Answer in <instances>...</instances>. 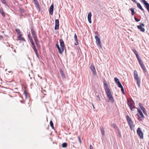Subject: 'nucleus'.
<instances>
[{
	"label": "nucleus",
	"mask_w": 149,
	"mask_h": 149,
	"mask_svg": "<svg viewBox=\"0 0 149 149\" xmlns=\"http://www.w3.org/2000/svg\"><path fill=\"white\" fill-rule=\"evenodd\" d=\"M134 78L139 87H140V79L139 78L137 72L136 70L134 71Z\"/></svg>",
	"instance_id": "nucleus-1"
},
{
	"label": "nucleus",
	"mask_w": 149,
	"mask_h": 149,
	"mask_svg": "<svg viewBox=\"0 0 149 149\" xmlns=\"http://www.w3.org/2000/svg\"><path fill=\"white\" fill-rule=\"evenodd\" d=\"M106 93L107 95L108 98H109L108 100H107L108 102H114V99L111 93V91H106Z\"/></svg>",
	"instance_id": "nucleus-2"
},
{
	"label": "nucleus",
	"mask_w": 149,
	"mask_h": 149,
	"mask_svg": "<svg viewBox=\"0 0 149 149\" xmlns=\"http://www.w3.org/2000/svg\"><path fill=\"white\" fill-rule=\"evenodd\" d=\"M127 104L131 111H134L135 110V108L134 107V103L132 100H127Z\"/></svg>",
	"instance_id": "nucleus-3"
},
{
	"label": "nucleus",
	"mask_w": 149,
	"mask_h": 149,
	"mask_svg": "<svg viewBox=\"0 0 149 149\" xmlns=\"http://www.w3.org/2000/svg\"><path fill=\"white\" fill-rule=\"evenodd\" d=\"M126 117L130 128L132 129L133 127V125L131 119L128 116H126Z\"/></svg>",
	"instance_id": "nucleus-4"
},
{
	"label": "nucleus",
	"mask_w": 149,
	"mask_h": 149,
	"mask_svg": "<svg viewBox=\"0 0 149 149\" xmlns=\"http://www.w3.org/2000/svg\"><path fill=\"white\" fill-rule=\"evenodd\" d=\"M95 38L96 39V42L97 44V46L100 48H102L100 39L96 36H95Z\"/></svg>",
	"instance_id": "nucleus-5"
},
{
	"label": "nucleus",
	"mask_w": 149,
	"mask_h": 149,
	"mask_svg": "<svg viewBox=\"0 0 149 149\" xmlns=\"http://www.w3.org/2000/svg\"><path fill=\"white\" fill-rule=\"evenodd\" d=\"M137 132L140 138L143 139V134L140 128H138L137 130Z\"/></svg>",
	"instance_id": "nucleus-6"
},
{
	"label": "nucleus",
	"mask_w": 149,
	"mask_h": 149,
	"mask_svg": "<svg viewBox=\"0 0 149 149\" xmlns=\"http://www.w3.org/2000/svg\"><path fill=\"white\" fill-rule=\"evenodd\" d=\"M140 25L137 26L138 28L141 31L144 32L145 31L144 28H143L142 27H144L145 25L143 23H140Z\"/></svg>",
	"instance_id": "nucleus-7"
},
{
	"label": "nucleus",
	"mask_w": 149,
	"mask_h": 149,
	"mask_svg": "<svg viewBox=\"0 0 149 149\" xmlns=\"http://www.w3.org/2000/svg\"><path fill=\"white\" fill-rule=\"evenodd\" d=\"M59 42L62 50V52H63L65 48L64 41L62 39H60L59 40Z\"/></svg>",
	"instance_id": "nucleus-8"
},
{
	"label": "nucleus",
	"mask_w": 149,
	"mask_h": 149,
	"mask_svg": "<svg viewBox=\"0 0 149 149\" xmlns=\"http://www.w3.org/2000/svg\"><path fill=\"white\" fill-rule=\"evenodd\" d=\"M137 109L138 112L141 116L140 117H139V120H142L144 119L145 117L141 110L139 109Z\"/></svg>",
	"instance_id": "nucleus-9"
},
{
	"label": "nucleus",
	"mask_w": 149,
	"mask_h": 149,
	"mask_svg": "<svg viewBox=\"0 0 149 149\" xmlns=\"http://www.w3.org/2000/svg\"><path fill=\"white\" fill-rule=\"evenodd\" d=\"M59 21L58 19H56L55 20V26L54 29L55 30H58L59 29Z\"/></svg>",
	"instance_id": "nucleus-10"
},
{
	"label": "nucleus",
	"mask_w": 149,
	"mask_h": 149,
	"mask_svg": "<svg viewBox=\"0 0 149 149\" xmlns=\"http://www.w3.org/2000/svg\"><path fill=\"white\" fill-rule=\"evenodd\" d=\"M90 68L92 71V72L94 75H95L96 74V71L94 67V65L93 64H92L90 66Z\"/></svg>",
	"instance_id": "nucleus-11"
},
{
	"label": "nucleus",
	"mask_w": 149,
	"mask_h": 149,
	"mask_svg": "<svg viewBox=\"0 0 149 149\" xmlns=\"http://www.w3.org/2000/svg\"><path fill=\"white\" fill-rule=\"evenodd\" d=\"M54 6L52 4L49 8V13L51 15H52L53 14V9Z\"/></svg>",
	"instance_id": "nucleus-12"
},
{
	"label": "nucleus",
	"mask_w": 149,
	"mask_h": 149,
	"mask_svg": "<svg viewBox=\"0 0 149 149\" xmlns=\"http://www.w3.org/2000/svg\"><path fill=\"white\" fill-rule=\"evenodd\" d=\"M114 79L115 83L118 86L121 84L120 82L119 79L118 78L116 77H115Z\"/></svg>",
	"instance_id": "nucleus-13"
},
{
	"label": "nucleus",
	"mask_w": 149,
	"mask_h": 149,
	"mask_svg": "<svg viewBox=\"0 0 149 149\" xmlns=\"http://www.w3.org/2000/svg\"><path fill=\"white\" fill-rule=\"evenodd\" d=\"M136 3L137 7L139 8L140 10H141L142 11L144 12V10L143 8L141 6V5L140 4V3H139L137 2H136Z\"/></svg>",
	"instance_id": "nucleus-14"
},
{
	"label": "nucleus",
	"mask_w": 149,
	"mask_h": 149,
	"mask_svg": "<svg viewBox=\"0 0 149 149\" xmlns=\"http://www.w3.org/2000/svg\"><path fill=\"white\" fill-rule=\"evenodd\" d=\"M104 86L106 91H107L110 90V89L109 88L108 85L107 83L104 82Z\"/></svg>",
	"instance_id": "nucleus-15"
},
{
	"label": "nucleus",
	"mask_w": 149,
	"mask_h": 149,
	"mask_svg": "<svg viewBox=\"0 0 149 149\" xmlns=\"http://www.w3.org/2000/svg\"><path fill=\"white\" fill-rule=\"evenodd\" d=\"M28 36L31 44H33L34 43L33 41V39L31 37L30 34V33H29L28 34Z\"/></svg>",
	"instance_id": "nucleus-16"
},
{
	"label": "nucleus",
	"mask_w": 149,
	"mask_h": 149,
	"mask_svg": "<svg viewBox=\"0 0 149 149\" xmlns=\"http://www.w3.org/2000/svg\"><path fill=\"white\" fill-rule=\"evenodd\" d=\"M0 12L2 15V16L4 17L5 16L4 12L3 10V9L2 7L0 6Z\"/></svg>",
	"instance_id": "nucleus-17"
},
{
	"label": "nucleus",
	"mask_w": 149,
	"mask_h": 149,
	"mask_svg": "<svg viewBox=\"0 0 149 149\" xmlns=\"http://www.w3.org/2000/svg\"><path fill=\"white\" fill-rule=\"evenodd\" d=\"M56 46L57 47V49H58V52H59V53H60V54H61L62 53V51H61V48H60L58 45V44H56Z\"/></svg>",
	"instance_id": "nucleus-18"
},
{
	"label": "nucleus",
	"mask_w": 149,
	"mask_h": 149,
	"mask_svg": "<svg viewBox=\"0 0 149 149\" xmlns=\"http://www.w3.org/2000/svg\"><path fill=\"white\" fill-rule=\"evenodd\" d=\"M120 88H121V90L122 92V93L123 94H125L124 91V89L123 88V86H122V84H121L119 86H118Z\"/></svg>",
	"instance_id": "nucleus-19"
},
{
	"label": "nucleus",
	"mask_w": 149,
	"mask_h": 149,
	"mask_svg": "<svg viewBox=\"0 0 149 149\" xmlns=\"http://www.w3.org/2000/svg\"><path fill=\"white\" fill-rule=\"evenodd\" d=\"M35 42L36 43V45H37V47L39 48H40V43H39V42L38 41V40H37L36 41H35Z\"/></svg>",
	"instance_id": "nucleus-20"
},
{
	"label": "nucleus",
	"mask_w": 149,
	"mask_h": 149,
	"mask_svg": "<svg viewBox=\"0 0 149 149\" xmlns=\"http://www.w3.org/2000/svg\"><path fill=\"white\" fill-rule=\"evenodd\" d=\"M18 39L20 40H24V39L22 37V35H19V36H18Z\"/></svg>",
	"instance_id": "nucleus-21"
},
{
	"label": "nucleus",
	"mask_w": 149,
	"mask_h": 149,
	"mask_svg": "<svg viewBox=\"0 0 149 149\" xmlns=\"http://www.w3.org/2000/svg\"><path fill=\"white\" fill-rule=\"evenodd\" d=\"M144 6L148 11H149V4L148 3L145 5Z\"/></svg>",
	"instance_id": "nucleus-22"
},
{
	"label": "nucleus",
	"mask_w": 149,
	"mask_h": 149,
	"mask_svg": "<svg viewBox=\"0 0 149 149\" xmlns=\"http://www.w3.org/2000/svg\"><path fill=\"white\" fill-rule=\"evenodd\" d=\"M37 9L39 11L42 10V9L39 4L36 6Z\"/></svg>",
	"instance_id": "nucleus-23"
},
{
	"label": "nucleus",
	"mask_w": 149,
	"mask_h": 149,
	"mask_svg": "<svg viewBox=\"0 0 149 149\" xmlns=\"http://www.w3.org/2000/svg\"><path fill=\"white\" fill-rule=\"evenodd\" d=\"M60 74L63 78H65V76L64 75V74L63 72V71L62 70H60Z\"/></svg>",
	"instance_id": "nucleus-24"
},
{
	"label": "nucleus",
	"mask_w": 149,
	"mask_h": 149,
	"mask_svg": "<svg viewBox=\"0 0 149 149\" xmlns=\"http://www.w3.org/2000/svg\"><path fill=\"white\" fill-rule=\"evenodd\" d=\"M32 36L34 40L35 41H36L37 40H38L36 34H35L34 35H32Z\"/></svg>",
	"instance_id": "nucleus-25"
},
{
	"label": "nucleus",
	"mask_w": 149,
	"mask_h": 149,
	"mask_svg": "<svg viewBox=\"0 0 149 149\" xmlns=\"http://www.w3.org/2000/svg\"><path fill=\"white\" fill-rule=\"evenodd\" d=\"M31 30L32 36L36 34L35 33V31L33 27L31 28Z\"/></svg>",
	"instance_id": "nucleus-26"
},
{
	"label": "nucleus",
	"mask_w": 149,
	"mask_h": 149,
	"mask_svg": "<svg viewBox=\"0 0 149 149\" xmlns=\"http://www.w3.org/2000/svg\"><path fill=\"white\" fill-rule=\"evenodd\" d=\"M112 126L115 129H118V127L115 124H113L112 125Z\"/></svg>",
	"instance_id": "nucleus-27"
},
{
	"label": "nucleus",
	"mask_w": 149,
	"mask_h": 149,
	"mask_svg": "<svg viewBox=\"0 0 149 149\" xmlns=\"http://www.w3.org/2000/svg\"><path fill=\"white\" fill-rule=\"evenodd\" d=\"M34 52H35V53L37 57L38 58H39V56L38 54V52L37 50H35L34 51Z\"/></svg>",
	"instance_id": "nucleus-28"
},
{
	"label": "nucleus",
	"mask_w": 149,
	"mask_h": 149,
	"mask_svg": "<svg viewBox=\"0 0 149 149\" xmlns=\"http://www.w3.org/2000/svg\"><path fill=\"white\" fill-rule=\"evenodd\" d=\"M50 126L52 127V128L53 129H54V125L52 121V120H51L50 122Z\"/></svg>",
	"instance_id": "nucleus-29"
},
{
	"label": "nucleus",
	"mask_w": 149,
	"mask_h": 149,
	"mask_svg": "<svg viewBox=\"0 0 149 149\" xmlns=\"http://www.w3.org/2000/svg\"><path fill=\"white\" fill-rule=\"evenodd\" d=\"M15 30L19 35L21 34L20 30L19 29L17 28L15 29Z\"/></svg>",
	"instance_id": "nucleus-30"
},
{
	"label": "nucleus",
	"mask_w": 149,
	"mask_h": 149,
	"mask_svg": "<svg viewBox=\"0 0 149 149\" xmlns=\"http://www.w3.org/2000/svg\"><path fill=\"white\" fill-rule=\"evenodd\" d=\"M67 146V144L66 143H64L62 144V146L63 148H65Z\"/></svg>",
	"instance_id": "nucleus-31"
},
{
	"label": "nucleus",
	"mask_w": 149,
	"mask_h": 149,
	"mask_svg": "<svg viewBox=\"0 0 149 149\" xmlns=\"http://www.w3.org/2000/svg\"><path fill=\"white\" fill-rule=\"evenodd\" d=\"M130 10L132 12V15H133L134 14V9L133 8H131L130 9Z\"/></svg>",
	"instance_id": "nucleus-32"
},
{
	"label": "nucleus",
	"mask_w": 149,
	"mask_h": 149,
	"mask_svg": "<svg viewBox=\"0 0 149 149\" xmlns=\"http://www.w3.org/2000/svg\"><path fill=\"white\" fill-rule=\"evenodd\" d=\"M91 12H89L88 15V18H91Z\"/></svg>",
	"instance_id": "nucleus-33"
},
{
	"label": "nucleus",
	"mask_w": 149,
	"mask_h": 149,
	"mask_svg": "<svg viewBox=\"0 0 149 149\" xmlns=\"http://www.w3.org/2000/svg\"><path fill=\"white\" fill-rule=\"evenodd\" d=\"M101 131L102 132V134L103 135H104V130L103 129V128L102 127H101Z\"/></svg>",
	"instance_id": "nucleus-34"
},
{
	"label": "nucleus",
	"mask_w": 149,
	"mask_h": 149,
	"mask_svg": "<svg viewBox=\"0 0 149 149\" xmlns=\"http://www.w3.org/2000/svg\"><path fill=\"white\" fill-rule=\"evenodd\" d=\"M141 68L143 69V70L145 71V72H146V69L144 65L143 64L141 65Z\"/></svg>",
	"instance_id": "nucleus-35"
},
{
	"label": "nucleus",
	"mask_w": 149,
	"mask_h": 149,
	"mask_svg": "<svg viewBox=\"0 0 149 149\" xmlns=\"http://www.w3.org/2000/svg\"><path fill=\"white\" fill-rule=\"evenodd\" d=\"M32 45V48L34 50V51L35 50H36V47L34 45V43L33 44H31Z\"/></svg>",
	"instance_id": "nucleus-36"
},
{
	"label": "nucleus",
	"mask_w": 149,
	"mask_h": 149,
	"mask_svg": "<svg viewBox=\"0 0 149 149\" xmlns=\"http://www.w3.org/2000/svg\"><path fill=\"white\" fill-rule=\"evenodd\" d=\"M74 39L76 41H77V36L76 34H75L74 35Z\"/></svg>",
	"instance_id": "nucleus-37"
},
{
	"label": "nucleus",
	"mask_w": 149,
	"mask_h": 149,
	"mask_svg": "<svg viewBox=\"0 0 149 149\" xmlns=\"http://www.w3.org/2000/svg\"><path fill=\"white\" fill-rule=\"evenodd\" d=\"M23 94L25 97L26 98L27 97V93L25 91H24L23 93Z\"/></svg>",
	"instance_id": "nucleus-38"
},
{
	"label": "nucleus",
	"mask_w": 149,
	"mask_h": 149,
	"mask_svg": "<svg viewBox=\"0 0 149 149\" xmlns=\"http://www.w3.org/2000/svg\"><path fill=\"white\" fill-rule=\"evenodd\" d=\"M34 3L36 6L39 4V3L37 0H36L35 1H34Z\"/></svg>",
	"instance_id": "nucleus-39"
},
{
	"label": "nucleus",
	"mask_w": 149,
	"mask_h": 149,
	"mask_svg": "<svg viewBox=\"0 0 149 149\" xmlns=\"http://www.w3.org/2000/svg\"><path fill=\"white\" fill-rule=\"evenodd\" d=\"M96 96L97 97V100L100 101H101V99L99 96V95H96Z\"/></svg>",
	"instance_id": "nucleus-40"
},
{
	"label": "nucleus",
	"mask_w": 149,
	"mask_h": 149,
	"mask_svg": "<svg viewBox=\"0 0 149 149\" xmlns=\"http://www.w3.org/2000/svg\"><path fill=\"white\" fill-rule=\"evenodd\" d=\"M133 51L134 52V54L136 55H137V54H138L137 52L135 49H134L133 50Z\"/></svg>",
	"instance_id": "nucleus-41"
},
{
	"label": "nucleus",
	"mask_w": 149,
	"mask_h": 149,
	"mask_svg": "<svg viewBox=\"0 0 149 149\" xmlns=\"http://www.w3.org/2000/svg\"><path fill=\"white\" fill-rule=\"evenodd\" d=\"M134 18L136 21V22H138L140 21V19H138L136 17H134Z\"/></svg>",
	"instance_id": "nucleus-42"
},
{
	"label": "nucleus",
	"mask_w": 149,
	"mask_h": 149,
	"mask_svg": "<svg viewBox=\"0 0 149 149\" xmlns=\"http://www.w3.org/2000/svg\"><path fill=\"white\" fill-rule=\"evenodd\" d=\"M78 139L79 142L80 143H81V138L80 136H79L78 137Z\"/></svg>",
	"instance_id": "nucleus-43"
},
{
	"label": "nucleus",
	"mask_w": 149,
	"mask_h": 149,
	"mask_svg": "<svg viewBox=\"0 0 149 149\" xmlns=\"http://www.w3.org/2000/svg\"><path fill=\"white\" fill-rule=\"evenodd\" d=\"M1 2L4 4H6V2L5 0H1Z\"/></svg>",
	"instance_id": "nucleus-44"
},
{
	"label": "nucleus",
	"mask_w": 149,
	"mask_h": 149,
	"mask_svg": "<svg viewBox=\"0 0 149 149\" xmlns=\"http://www.w3.org/2000/svg\"><path fill=\"white\" fill-rule=\"evenodd\" d=\"M143 111H144V110H145V109L143 106L142 107H141L140 108Z\"/></svg>",
	"instance_id": "nucleus-45"
},
{
	"label": "nucleus",
	"mask_w": 149,
	"mask_h": 149,
	"mask_svg": "<svg viewBox=\"0 0 149 149\" xmlns=\"http://www.w3.org/2000/svg\"><path fill=\"white\" fill-rule=\"evenodd\" d=\"M88 21L90 23H91V18H88Z\"/></svg>",
	"instance_id": "nucleus-46"
},
{
	"label": "nucleus",
	"mask_w": 149,
	"mask_h": 149,
	"mask_svg": "<svg viewBox=\"0 0 149 149\" xmlns=\"http://www.w3.org/2000/svg\"><path fill=\"white\" fill-rule=\"evenodd\" d=\"M139 106L140 107V108H141V107H142L143 106L142 104L141 103H139Z\"/></svg>",
	"instance_id": "nucleus-47"
},
{
	"label": "nucleus",
	"mask_w": 149,
	"mask_h": 149,
	"mask_svg": "<svg viewBox=\"0 0 149 149\" xmlns=\"http://www.w3.org/2000/svg\"><path fill=\"white\" fill-rule=\"evenodd\" d=\"M139 63L140 65L143 64L141 61H139Z\"/></svg>",
	"instance_id": "nucleus-48"
},
{
	"label": "nucleus",
	"mask_w": 149,
	"mask_h": 149,
	"mask_svg": "<svg viewBox=\"0 0 149 149\" xmlns=\"http://www.w3.org/2000/svg\"><path fill=\"white\" fill-rule=\"evenodd\" d=\"M89 149H93V147L90 144L89 146Z\"/></svg>",
	"instance_id": "nucleus-49"
},
{
	"label": "nucleus",
	"mask_w": 149,
	"mask_h": 149,
	"mask_svg": "<svg viewBox=\"0 0 149 149\" xmlns=\"http://www.w3.org/2000/svg\"><path fill=\"white\" fill-rule=\"evenodd\" d=\"M78 44V40L77 41H76V42L74 43V44L76 45H77Z\"/></svg>",
	"instance_id": "nucleus-50"
},
{
	"label": "nucleus",
	"mask_w": 149,
	"mask_h": 149,
	"mask_svg": "<svg viewBox=\"0 0 149 149\" xmlns=\"http://www.w3.org/2000/svg\"><path fill=\"white\" fill-rule=\"evenodd\" d=\"M144 113V114H147V113H146V110H144V111H143Z\"/></svg>",
	"instance_id": "nucleus-51"
},
{
	"label": "nucleus",
	"mask_w": 149,
	"mask_h": 149,
	"mask_svg": "<svg viewBox=\"0 0 149 149\" xmlns=\"http://www.w3.org/2000/svg\"><path fill=\"white\" fill-rule=\"evenodd\" d=\"M136 55V57H137V59H138L139 58H140L139 57V55H138V54H137V55Z\"/></svg>",
	"instance_id": "nucleus-52"
},
{
	"label": "nucleus",
	"mask_w": 149,
	"mask_h": 149,
	"mask_svg": "<svg viewBox=\"0 0 149 149\" xmlns=\"http://www.w3.org/2000/svg\"><path fill=\"white\" fill-rule=\"evenodd\" d=\"M131 0L132 1L134 2L135 3H136V0Z\"/></svg>",
	"instance_id": "nucleus-53"
},
{
	"label": "nucleus",
	"mask_w": 149,
	"mask_h": 149,
	"mask_svg": "<svg viewBox=\"0 0 149 149\" xmlns=\"http://www.w3.org/2000/svg\"><path fill=\"white\" fill-rule=\"evenodd\" d=\"M3 37L2 36H0V40H1L2 39H3Z\"/></svg>",
	"instance_id": "nucleus-54"
},
{
	"label": "nucleus",
	"mask_w": 149,
	"mask_h": 149,
	"mask_svg": "<svg viewBox=\"0 0 149 149\" xmlns=\"http://www.w3.org/2000/svg\"><path fill=\"white\" fill-rule=\"evenodd\" d=\"M138 60L139 61H141V59L140 58H139L138 59Z\"/></svg>",
	"instance_id": "nucleus-55"
},
{
	"label": "nucleus",
	"mask_w": 149,
	"mask_h": 149,
	"mask_svg": "<svg viewBox=\"0 0 149 149\" xmlns=\"http://www.w3.org/2000/svg\"><path fill=\"white\" fill-rule=\"evenodd\" d=\"M5 5L6 6H8V5L6 3V4H5Z\"/></svg>",
	"instance_id": "nucleus-56"
},
{
	"label": "nucleus",
	"mask_w": 149,
	"mask_h": 149,
	"mask_svg": "<svg viewBox=\"0 0 149 149\" xmlns=\"http://www.w3.org/2000/svg\"><path fill=\"white\" fill-rule=\"evenodd\" d=\"M12 72V71H10V72H9V73H11Z\"/></svg>",
	"instance_id": "nucleus-57"
},
{
	"label": "nucleus",
	"mask_w": 149,
	"mask_h": 149,
	"mask_svg": "<svg viewBox=\"0 0 149 149\" xmlns=\"http://www.w3.org/2000/svg\"><path fill=\"white\" fill-rule=\"evenodd\" d=\"M93 107L94 108V107L93 106Z\"/></svg>",
	"instance_id": "nucleus-58"
}]
</instances>
